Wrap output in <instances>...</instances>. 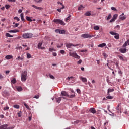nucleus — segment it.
Wrapping results in <instances>:
<instances>
[{
    "mask_svg": "<svg viewBox=\"0 0 129 129\" xmlns=\"http://www.w3.org/2000/svg\"><path fill=\"white\" fill-rule=\"evenodd\" d=\"M22 37L24 39H31V38H33V34L29 33H24L22 35Z\"/></svg>",
    "mask_w": 129,
    "mask_h": 129,
    "instance_id": "f257e3e1",
    "label": "nucleus"
},
{
    "mask_svg": "<svg viewBox=\"0 0 129 129\" xmlns=\"http://www.w3.org/2000/svg\"><path fill=\"white\" fill-rule=\"evenodd\" d=\"M27 80V72L26 71H24L21 74V81L23 82H25Z\"/></svg>",
    "mask_w": 129,
    "mask_h": 129,
    "instance_id": "f03ea898",
    "label": "nucleus"
},
{
    "mask_svg": "<svg viewBox=\"0 0 129 129\" xmlns=\"http://www.w3.org/2000/svg\"><path fill=\"white\" fill-rule=\"evenodd\" d=\"M55 24H60L62 26H65V22L61 19H55L53 20Z\"/></svg>",
    "mask_w": 129,
    "mask_h": 129,
    "instance_id": "7ed1b4c3",
    "label": "nucleus"
},
{
    "mask_svg": "<svg viewBox=\"0 0 129 129\" xmlns=\"http://www.w3.org/2000/svg\"><path fill=\"white\" fill-rule=\"evenodd\" d=\"M69 56L70 57H74V58H75L76 59H80V56L78 55H77V53L76 52H70L69 53Z\"/></svg>",
    "mask_w": 129,
    "mask_h": 129,
    "instance_id": "20e7f679",
    "label": "nucleus"
},
{
    "mask_svg": "<svg viewBox=\"0 0 129 129\" xmlns=\"http://www.w3.org/2000/svg\"><path fill=\"white\" fill-rule=\"evenodd\" d=\"M81 37L82 38H84V39H87L88 38H92V37H94V35H90L88 33H85L83 34H82L81 35Z\"/></svg>",
    "mask_w": 129,
    "mask_h": 129,
    "instance_id": "39448f33",
    "label": "nucleus"
},
{
    "mask_svg": "<svg viewBox=\"0 0 129 129\" xmlns=\"http://www.w3.org/2000/svg\"><path fill=\"white\" fill-rule=\"evenodd\" d=\"M110 34H111V35H112V36H114L115 39H116L117 40H118V39H119V34L118 33L110 31Z\"/></svg>",
    "mask_w": 129,
    "mask_h": 129,
    "instance_id": "423d86ee",
    "label": "nucleus"
},
{
    "mask_svg": "<svg viewBox=\"0 0 129 129\" xmlns=\"http://www.w3.org/2000/svg\"><path fill=\"white\" fill-rule=\"evenodd\" d=\"M66 46L67 47V48H71V47H72V46L73 47H77V46H79V44H76V45H74L73 44H72V43H66Z\"/></svg>",
    "mask_w": 129,
    "mask_h": 129,
    "instance_id": "0eeeda50",
    "label": "nucleus"
},
{
    "mask_svg": "<svg viewBox=\"0 0 129 129\" xmlns=\"http://www.w3.org/2000/svg\"><path fill=\"white\" fill-rule=\"evenodd\" d=\"M42 45H43L42 43L39 42L37 45L38 49H41V50H45V47H42Z\"/></svg>",
    "mask_w": 129,
    "mask_h": 129,
    "instance_id": "6e6552de",
    "label": "nucleus"
},
{
    "mask_svg": "<svg viewBox=\"0 0 129 129\" xmlns=\"http://www.w3.org/2000/svg\"><path fill=\"white\" fill-rule=\"evenodd\" d=\"M0 129H12V128L11 127H8V124H4L0 126Z\"/></svg>",
    "mask_w": 129,
    "mask_h": 129,
    "instance_id": "1a4fd4ad",
    "label": "nucleus"
},
{
    "mask_svg": "<svg viewBox=\"0 0 129 129\" xmlns=\"http://www.w3.org/2000/svg\"><path fill=\"white\" fill-rule=\"evenodd\" d=\"M67 80H68V82H71V83H72L73 82V80H74V77H68L67 79Z\"/></svg>",
    "mask_w": 129,
    "mask_h": 129,
    "instance_id": "9d476101",
    "label": "nucleus"
},
{
    "mask_svg": "<svg viewBox=\"0 0 129 129\" xmlns=\"http://www.w3.org/2000/svg\"><path fill=\"white\" fill-rule=\"evenodd\" d=\"M113 91H114V89L109 88V89H108L107 95H110V92H113Z\"/></svg>",
    "mask_w": 129,
    "mask_h": 129,
    "instance_id": "9b49d317",
    "label": "nucleus"
},
{
    "mask_svg": "<svg viewBox=\"0 0 129 129\" xmlns=\"http://www.w3.org/2000/svg\"><path fill=\"white\" fill-rule=\"evenodd\" d=\"M61 95H62V96H67V97L69 96V95H68V93H67V92L65 91H61Z\"/></svg>",
    "mask_w": 129,
    "mask_h": 129,
    "instance_id": "f8f14e48",
    "label": "nucleus"
},
{
    "mask_svg": "<svg viewBox=\"0 0 129 129\" xmlns=\"http://www.w3.org/2000/svg\"><path fill=\"white\" fill-rule=\"evenodd\" d=\"M119 51L121 53L124 54V53H126V48H121L119 49Z\"/></svg>",
    "mask_w": 129,
    "mask_h": 129,
    "instance_id": "ddd939ff",
    "label": "nucleus"
},
{
    "mask_svg": "<svg viewBox=\"0 0 129 129\" xmlns=\"http://www.w3.org/2000/svg\"><path fill=\"white\" fill-rule=\"evenodd\" d=\"M32 18H33V17H30L29 16H26V19L28 22H33V20H32Z\"/></svg>",
    "mask_w": 129,
    "mask_h": 129,
    "instance_id": "4468645a",
    "label": "nucleus"
},
{
    "mask_svg": "<svg viewBox=\"0 0 129 129\" xmlns=\"http://www.w3.org/2000/svg\"><path fill=\"white\" fill-rule=\"evenodd\" d=\"M90 112L94 114L96 112V110H95V109L94 108H91L90 109Z\"/></svg>",
    "mask_w": 129,
    "mask_h": 129,
    "instance_id": "2eb2a0df",
    "label": "nucleus"
},
{
    "mask_svg": "<svg viewBox=\"0 0 129 129\" xmlns=\"http://www.w3.org/2000/svg\"><path fill=\"white\" fill-rule=\"evenodd\" d=\"M33 8H34V9H36L37 10H43V8L41 7H39L38 6H36L35 5H32Z\"/></svg>",
    "mask_w": 129,
    "mask_h": 129,
    "instance_id": "dca6fc26",
    "label": "nucleus"
},
{
    "mask_svg": "<svg viewBox=\"0 0 129 129\" xmlns=\"http://www.w3.org/2000/svg\"><path fill=\"white\" fill-rule=\"evenodd\" d=\"M62 99V97H60L58 98H56V102H57L58 103H60V102H61V100Z\"/></svg>",
    "mask_w": 129,
    "mask_h": 129,
    "instance_id": "f3484780",
    "label": "nucleus"
},
{
    "mask_svg": "<svg viewBox=\"0 0 129 129\" xmlns=\"http://www.w3.org/2000/svg\"><path fill=\"white\" fill-rule=\"evenodd\" d=\"M57 4L58 5H61L62 6V7L61 8V9H65V6L63 5L62 3H61L60 1L57 2Z\"/></svg>",
    "mask_w": 129,
    "mask_h": 129,
    "instance_id": "a211bd4d",
    "label": "nucleus"
},
{
    "mask_svg": "<svg viewBox=\"0 0 129 129\" xmlns=\"http://www.w3.org/2000/svg\"><path fill=\"white\" fill-rule=\"evenodd\" d=\"M105 46H106V44L104 43L98 45V47L100 48H103V47H105Z\"/></svg>",
    "mask_w": 129,
    "mask_h": 129,
    "instance_id": "6ab92c4d",
    "label": "nucleus"
},
{
    "mask_svg": "<svg viewBox=\"0 0 129 129\" xmlns=\"http://www.w3.org/2000/svg\"><path fill=\"white\" fill-rule=\"evenodd\" d=\"M5 59H7V60H10V59H13V56L10 55H8L5 57Z\"/></svg>",
    "mask_w": 129,
    "mask_h": 129,
    "instance_id": "aec40b11",
    "label": "nucleus"
},
{
    "mask_svg": "<svg viewBox=\"0 0 129 129\" xmlns=\"http://www.w3.org/2000/svg\"><path fill=\"white\" fill-rule=\"evenodd\" d=\"M80 79L83 82H87V79L86 78L81 77Z\"/></svg>",
    "mask_w": 129,
    "mask_h": 129,
    "instance_id": "412c9836",
    "label": "nucleus"
},
{
    "mask_svg": "<svg viewBox=\"0 0 129 129\" xmlns=\"http://www.w3.org/2000/svg\"><path fill=\"white\" fill-rule=\"evenodd\" d=\"M120 20H122V21H123V20H125L126 19V16H121V15H120L119 16Z\"/></svg>",
    "mask_w": 129,
    "mask_h": 129,
    "instance_id": "4be33fe9",
    "label": "nucleus"
},
{
    "mask_svg": "<svg viewBox=\"0 0 129 129\" xmlns=\"http://www.w3.org/2000/svg\"><path fill=\"white\" fill-rule=\"evenodd\" d=\"M16 89L19 92L22 91L23 90V88H22V87L21 86L17 87Z\"/></svg>",
    "mask_w": 129,
    "mask_h": 129,
    "instance_id": "5701e85b",
    "label": "nucleus"
},
{
    "mask_svg": "<svg viewBox=\"0 0 129 129\" xmlns=\"http://www.w3.org/2000/svg\"><path fill=\"white\" fill-rule=\"evenodd\" d=\"M20 17H21V20L22 21H25V18H24V14L23 13H21L20 14Z\"/></svg>",
    "mask_w": 129,
    "mask_h": 129,
    "instance_id": "b1692460",
    "label": "nucleus"
},
{
    "mask_svg": "<svg viewBox=\"0 0 129 129\" xmlns=\"http://www.w3.org/2000/svg\"><path fill=\"white\" fill-rule=\"evenodd\" d=\"M11 82L13 84H15V83H17V81L16 80V78H13V79L11 80Z\"/></svg>",
    "mask_w": 129,
    "mask_h": 129,
    "instance_id": "393cba45",
    "label": "nucleus"
},
{
    "mask_svg": "<svg viewBox=\"0 0 129 129\" xmlns=\"http://www.w3.org/2000/svg\"><path fill=\"white\" fill-rule=\"evenodd\" d=\"M65 32H66L65 30L60 29L59 34H61L62 35H64V34H65Z\"/></svg>",
    "mask_w": 129,
    "mask_h": 129,
    "instance_id": "a878e982",
    "label": "nucleus"
},
{
    "mask_svg": "<svg viewBox=\"0 0 129 129\" xmlns=\"http://www.w3.org/2000/svg\"><path fill=\"white\" fill-rule=\"evenodd\" d=\"M116 109H117V110H118V113L120 112V113H121V111H120V108H119V105H117V106L116 107Z\"/></svg>",
    "mask_w": 129,
    "mask_h": 129,
    "instance_id": "bb28decb",
    "label": "nucleus"
},
{
    "mask_svg": "<svg viewBox=\"0 0 129 129\" xmlns=\"http://www.w3.org/2000/svg\"><path fill=\"white\" fill-rule=\"evenodd\" d=\"M118 17V15L117 14H114L113 16V19H114L115 20H116L117 19V17Z\"/></svg>",
    "mask_w": 129,
    "mask_h": 129,
    "instance_id": "cd10ccee",
    "label": "nucleus"
},
{
    "mask_svg": "<svg viewBox=\"0 0 129 129\" xmlns=\"http://www.w3.org/2000/svg\"><path fill=\"white\" fill-rule=\"evenodd\" d=\"M6 36L9 37L10 38H13V35H11V34H10L9 33H6Z\"/></svg>",
    "mask_w": 129,
    "mask_h": 129,
    "instance_id": "c85d7f7f",
    "label": "nucleus"
},
{
    "mask_svg": "<svg viewBox=\"0 0 129 129\" xmlns=\"http://www.w3.org/2000/svg\"><path fill=\"white\" fill-rule=\"evenodd\" d=\"M27 59H30V58H32V55L30 53H27Z\"/></svg>",
    "mask_w": 129,
    "mask_h": 129,
    "instance_id": "c756f323",
    "label": "nucleus"
},
{
    "mask_svg": "<svg viewBox=\"0 0 129 129\" xmlns=\"http://www.w3.org/2000/svg\"><path fill=\"white\" fill-rule=\"evenodd\" d=\"M107 99H113V96H111L110 95H108L106 97Z\"/></svg>",
    "mask_w": 129,
    "mask_h": 129,
    "instance_id": "7c9ffc66",
    "label": "nucleus"
},
{
    "mask_svg": "<svg viewBox=\"0 0 129 129\" xmlns=\"http://www.w3.org/2000/svg\"><path fill=\"white\" fill-rule=\"evenodd\" d=\"M99 29H100V27L98 26H95L94 27V30H99Z\"/></svg>",
    "mask_w": 129,
    "mask_h": 129,
    "instance_id": "2f4dec72",
    "label": "nucleus"
},
{
    "mask_svg": "<svg viewBox=\"0 0 129 129\" xmlns=\"http://www.w3.org/2000/svg\"><path fill=\"white\" fill-rule=\"evenodd\" d=\"M13 107L14 108H16L17 109H19V108H20V106L19 105H14Z\"/></svg>",
    "mask_w": 129,
    "mask_h": 129,
    "instance_id": "473e14b6",
    "label": "nucleus"
},
{
    "mask_svg": "<svg viewBox=\"0 0 129 129\" xmlns=\"http://www.w3.org/2000/svg\"><path fill=\"white\" fill-rule=\"evenodd\" d=\"M83 9H84V7H83V6L81 5L80 7H79L78 10L81 11V10H83Z\"/></svg>",
    "mask_w": 129,
    "mask_h": 129,
    "instance_id": "72a5a7b5",
    "label": "nucleus"
},
{
    "mask_svg": "<svg viewBox=\"0 0 129 129\" xmlns=\"http://www.w3.org/2000/svg\"><path fill=\"white\" fill-rule=\"evenodd\" d=\"M110 19H111V14H109L106 20H107V21H108V20H110Z\"/></svg>",
    "mask_w": 129,
    "mask_h": 129,
    "instance_id": "f704fd0d",
    "label": "nucleus"
},
{
    "mask_svg": "<svg viewBox=\"0 0 129 129\" xmlns=\"http://www.w3.org/2000/svg\"><path fill=\"white\" fill-rule=\"evenodd\" d=\"M16 60H21V61H23L24 60V57H21L20 56H18Z\"/></svg>",
    "mask_w": 129,
    "mask_h": 129,
    "instance_id": "c9c22d12",
    "label": "nucleus"
},
{
    "mask_svg": "<svg viewBox=\"0 0 129 129\" xmlns=\"http://www.w3.org/2000/svg\"><path fill=\"white\" fill-rule=\"evenodd\" d=\"M111 9L112 11H114L115 12H117V9H116V8H115V7H112L111 8Z\"/></svg>",
    "mask_w": 129,
    "mask_h": 129,
    "instance_id": "e433bc0d",
    "label": "nucleus"
},
{
    "mask_svg": "<svg viewBox=\"0 0 129 129\" xmlns=\"http://www.w3.org/2000/svg\"><path fill=\"white\" fill-rule=\"evenodd\" d=\"M70 18H71V15H70L65 20L66 22H67V21H69L70 20Z\"/></svg>",
    "mask_w": 129,
    "mask_h": 129,
    "instance_id": "4c0bfd02",
    "label": "nucleus"
},
{
    "mask_svg": "<svg viewBox=\"0 0 129 129\" xmlns=\"http://www.w3.org/2000/svg\"><path fill=\"white\" fill-rule=\"evenodd\" d=\"M24 106H25V107L27 108V109H30V107L27 104H26V103H24Z\"/></svg>",
    "mask_w": 129,
    "mask_h": 129,
    "instance_id": "58836bf2",
    "label": "nucleus"
},
{
    "mask_svg": "<svg viewBox=\"0 0 129 129\" xmlns=\"http://www.w3.org/2000/svg\"><path fill=\"white\" fill-rule=\"evenodd\" d=\"M91 13H90V12H87L85 13V16H91Z\"/></svg>",
    "mask_w": 129,
    "mask_h": 129,
    "instance_id": "ea45409f",
    "label": "nucleus"
},
{
    "mask_svg": "<svg viewBox=\"0 0 129 129\" xmlns=\"http://www.w3.org/2000/svg\"><path fill=\"white\" fill-rule=\"evenodd\" d=\"M20 32V30L18 29H14L13 30V33H19Z\"/></svg>",
    "mask_w": 129,
    "mask_h": 129,
    "instance_id": "a19ab883",
    "label": "nucleus"
},
{
    "mask_svg": "<svg viewBox=\"0 0 129 129\" xmlns=\"http://www.w3.org/2000/svg\"><path fill=\"white\" fill-rule=\"evenodd\" d=\"M14 19L16 20V21H18V22H20V18H19L18 17H15Z\"/></svg>",
    "mask_w": 129,
    "mask_h": 129,
    "instance_id": "79ce46f5",
    "label": "nucleus"
},
{
    "mask_svg": "<svg viewBox=\"0 0 129 129\" xmlns=\"http://www.w3.org/2000/svg\"><path fill=\"white\" fill-rule=\"evenodd\" d=\"M75 96V95L73 94L71 95H69V96H68V97H69L70 98H73V97H74Z\"/></svg>",
    "mask_w": 129,
    "mask_h": 129,
    "instance_id": "37998d69",
    "label": "nucleus"
},
{
    "mask_svg": "<svg viewBox=\"0 0 129 129\" xmlns=\"http://www.w3.org/2000/svg\"><path fill=\"white\" fill-rule=\"evenodd\" d=\"M49 77L50 78H51V79H55V77H54V76L52 75H49Z\"/></svg>",
    "mask_w": 129,
    "mask_h": 129,
    "instance_id": "c03bdc74",
    "label": "nucleus"
},
{
    "mask_svg": "<svg viewBox=\"0 0 129 129\" xmlns=\"http://www.w3.org/2000/svg\"><path fill=\"white\" fill-rule=\"evenodd\" d=\"M126 46H127V41H126L123 45V47H126Z\"/></svg>",
    "mask_w": 129,
    "mask_h": 129,
    "instance_id": "a18cd8bd",
    "label": "nucleus"
},
{
    "mask_svg": "<svg viewBox=\"0 0 129 129\" xmlns=\"http://www.w3.org/2000/svg\"><path fill=\"white\" fill-rule=\"evenodd\" d=\"M11 6L9 5H5V8L6 9H7V10H8V9H9V8H10Z\"/></svg>",
    "mask_w": 129,
    "mask_h": 129,
    "instance_id": "49530a36",
    "label": "nucleus"
},
{
    "mask_svg": "<svg viewBox=\"0 0 129 129\" xmlns=\"http://www.w3.org/2000/svg\"><path fill=\"white\" fill-rule=\"evenodd\" d=\"M62 46H63V43H61L60 45H57V48H58V49L61 48Z\"/></svg>",
    "mask_w": 129,
    "mask_h": 129,
    "instance_id": "de8ad7c7",
    "label": "nucleus"
},
{
    "mask_svg": "<svg viewBox=\"0 0 129 129\" xmlns=\"http://www.w3.org/2000/svg\"><path fill=\"white\" fill-rule=\"evenodd\" d=\"M80 52H81V53H84V52H87V49L81 50Z\"/></svg>",
    "mask_w": 129,
    "mask_h": 129,
    "instance_id": "09e8293b",
    "label": "nucleus"
},
{
    "mask_svg": "<svg viewBox=\"0 0 129 129\" xmlns=\"http://www.w3.org/2000/svg\"><path fill=\"white\" fill-rule=\"evenodd\" d=\"M118 58H119V59L120 60H123V57H122V56H121L120 55H118Z\"/></svg>",
    "mask_w": 129,
    "mask_h": 129,
    "instance_id": "8fccbe9b",
    "label": "nucleus"
},
{
    "mask_svg": "<svg viewBox=\"0 0 129 129\" xmlns=\"http://www.w3.org/2000/svg\"><path fill=\"white\" fill-rule=\"evenodd\" d=\"M55 32L56 33H58L59 34H60V29H56V30H55Z\"/></svg>",
    "mask_w": 129,
    "mask_h": 129,
    "instance_id": "3c124183",
    "label": "nucleus"
},
{
    "mask_svg": "<svg viewBox=\"0 0 129 129\" xmlns=\"http://www.w3.org/2000/svg\"><path fill=\"white\" fill-rule=\"evenodd\" d=\"M82 63V60L81 59H80L78 62L77 64H81Z\"/></svg>",
    "mask_w": 129,
    "mask_h": 129,
    "instance_id": "603ef678",
    "label": "nucleus"
},
{
    "mask_svg": "<svg viewBox=\"0 0 129 129\" xmlns=\"http://www.w3.org/2000/svg\"><path fill=\"white\" fill-rule=\"evenodd\" d=\"M61 54H65V51L64 50H61L60 51Z\"/></svg>",
    "mask_w": 129,
    "mask_h": 129,
    "instance_id": "864d4df0",
    "label": "nucleus"
},
{
    "mask_svg": "<svg viewBox=\"0 0 129 129\" xmlns=\"http://www.w3.org/2000/svg\"><path fill=\"white\" fill-rule=\"evenodd\" d=\"M17 114H18V117H21V116H22L21 112L18 113Z\"/></svg>",
    "mask_w": 129,
    "mask_h": 129,
    "instance_id": "5fc2aeb1",
    "label": "nucleus"
},
{
    "mask_svg": "<svg viewBox=\"0 0 129 129\" xmlns=\"http://www.w3.org/2000/svg\"><path fill=\"white\" fill-rule=\"evenodd\" d=\"M9 108V107H5L4 108V110H8Z\"/></svg>",
    "mask_w": 129,
    "mask_h": 129,
    "instance_id": "6e6d98bb",
    "label": "nucleus"
},
{
    "mask_svg": "<svg viewBox=\"0 0 129 129\" xmlns=\"http://www.w3.org/2000/svg\"><path fill=\"white\" fill-rule=\"evenodd\" d=\"M114 21H115V20L113 18H112L110 21V23H112V22H114Z\"/></svg>",
    "mask_w": 129,
    "mask_h": 129,
    "instance_id": "4d7b16f0",
    "label": "nucleus"
},
{
    "mask_svg": "<svg viewBox=\"0 0 129 129\" xmlns=\"http://www.w3.org/2000/svg\"><path fill=\"white\" fill-rule=\"evenodd\" d=\"M0 79H4V76L0 74Z\"/></svg>",
    "mask_w": 129,
    "mask_h": 129,
    "instance_id": "13d9d810",
    "label": "nucleus"
},
{
    "mask_svg": "<svg viewBox=\"0 0 129 129\" xmlns=\"http://www.w3.org/2000/svg\"><path fill=\"white\" fill-rule=\"evenodd\" d=\"M77 92L78 93H80L81 92V91H80V89H77Z\"/></svg>",
    "mask_w": 129,
    "mask_h": 129,
    "instance_id": "bf43d9fd",
    "label": "nucleus"
},
{
    "mask_svg": "<svg viewBox=\"0 0 129 129\" xmlns=\"http://www.w3.org/2000/svg\"><path fill=\"white\" fill-rule=\"evenodd\" d=\"M52 51H54V49H53V48H50L49 49V52H52Z\"/></svg>",
    "mask_w": 129,
    "mask_h": 129,
    "instance_id": "052dcab7",
    "label": "nucleus"
},
{
    "mask_svg": "<svg viewBox=\"0 0 129 129\" xmlns=\"http://www.w3.org/2000/svg\"><path fill=\"white\" fill-rule=\"evenodd\" d=\"M52 55L54 56V57H56V56H57V53L55 52H53Z\"/></svg>",
    "mask_w": 129,
    "mask_h": 129,
    "instance_id": "680f3d73",
    "label": "nucleus"
},
{
    "mask_svg": "<svg viewBox=\"0 0 129 129\" xmlns=\"http://www.w3.org/2000/svg\"><path fill=\"white\" fill-rule=\"evenodd\" d=\"M33 98H36V99H39V95L35 96Z\"/></svg>",
    "mask_w": 129,
    "mask_h": 129,
    "instance_id": "e2e57ef3",
    "label": "nucleus"
},
{
    "mask_svg": "<svg viewBox=\"0 0 129 129\" xmlns=\"http://www.w3.org/2000/svg\"><path fill=\"white\" fill-rule=\"evenodd\" d=\"M19 25H20V24H19V23H16L15 25V26H14V27H15V28H17V27H18V26H19Z\"/></svg>",
    "mask_w": 129,
    "mask_h": 129,
    "instance_id": "0e129e2a",
    "label": "nucleus"
},
{
    "mask_svg": "<svg viewBox=\"0 0 129 129\" xmlns=\"http://www.w3.org/2000/svg\"><path fill=\"white\" fill-rule=\"evenodd\" d=\"M118 73H119V74H120L121 75H122V71H121V70H119L118 71Z\"/></svg>",
    "mask_w": 129,
    "mask_h": 129,
    "instance_id": "69168bd1",
    "label": "nucleus"
},
{
    "mask_svg": "<svg viewBox=\"0 0 129 129\" xmlns=\"http://www.w3.org/2000/svg\"><path fill=\"white\" fill-rule=\"evenodd\" d=\"M5 73L7 75H8V74H9V73H10V71H6L5 72Z\"/></svg>",
    "mask_w": 129,
    "mask_h": 129,
    "instance_id": "338daca9",
    "label": "nucleus"
},
{
    "mask_svg": "<svg viewBox=\"0 0 129 129\" xmlns=\"http://www.w3.org/2000/svg\"><path fill=\"white\" fill-rule=\"evenodd\" d=\"M36 3H42V0H39L38 1L37 0H35Z\"/></svg>",
    "mask_w": 129,
    "mask_h": 129,
    "instance_id": "774afa93",
    "label": "nucleus"
}]
</instances>
